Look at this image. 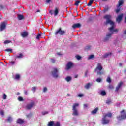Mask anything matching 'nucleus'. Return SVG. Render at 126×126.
<instances>
[{"instance_id":"nucleus-1","label":"nucleus","mask_w":126,"mask_h":126,"mask_svg":"<svg viewBox=\"0 0 126 126\" xmlns=\"http://www.w3.org/2000/svg\"><path fill=\"white\" fill-rule=\"evenodd\" d=\"M103 18L104 19H106L105 24H110V25H112L111 27L109 29V30H110L111 32L113 31V32H116V33H118L119 30L118 29H114V25H115V23L111 20V19H112V15H105L103 17Z\"/></svg>"},{"instance_id":"nucleus-2","label":"nucleus","mask_w":126,"mask_h":126,"mask_svg":"<svg viewBox=\"0 0 126 126\" xmlns=\"http://www.w3.org/2000/svg\"><path fill=\"white\" fill-rule=\"evenodd\" d=\"M103 70V66L101 63H98L97 64L96 68L94 69V71H97V75H103L104 74V71H102Z\"/></svg>"},{"instance_id":"nucleus-3","label":"nucleus","mask_w":126,"mask_h":126,"mask_svg":"<svg viewBox=\"0 0 126 126\" xmlns=\"http://www.w3.org/2000/svg\"><path fill=\"white\" fill-rule=\"evenodd\" d=\"M66 33V30H62V28L60 27L55 32V35L57 36V35H60V36H63V35H65Z\"/></svg>"},{"instance_id":"nucleus-4","label":"nucleus","mask_w":126,"mask_h":126,"mask_svg":"<svg viewBox=\"0 0 126 126\" xmlns=\"http://www.w3.org/2000/svg\"><path fill=\"white\" fill-rule=\"evenodd\" d=\"M121 115L117 116V119L119 121H121V120H125L126 118V113L125 110H122V111L120 112Z\"/></svg>"},{"instance_id":"nucleus-5","label":"nucleus","mask_w":126,"mask_h":126,"mask_svg":"<svg viewBox=\"0 0 126 126\" xmlns=\"http://www.w3.org/2000/svg\"><path fill=\"white\" fill-rule=\"evenodd\" d=\"M79 106V104L78 103H74L73 105V116H78V111H77V109H76V107H78Z\"/></svg>"},{"instance_id":"nucleus-6","label":"nucleus","mask_w":126,"mask_h":126,"mask_svg":"<svg viewBox=\"0 0 126 126\" xmlns=\"http://www.w3.org/2000/svg\"><path fill=\"white\" fill-rule=\"evenodd\" d=\"M51 73L55 78H58L59 77V70L57 68H53Z\"/></svg>"},{"instance_id":"nucleus-7","label":"nucleus","mask_w":126,"mask_h":126,"mask_svg":"<svg viewBox=\"0 0 126 126\" xmlns=\"http://www.w3.org/2000/svg\"><path fill=\"white\" fill-rule=\"evenodd\" d=\"M34 106L35 102L32 101L30 103L27 104V105L26 106V109H27V110H31V109H32V108H33V107H34Z\"/></svg>"},{"instance_id":"nucleus-8","label":"nucleus","mask_w":126,"mask_h":126,"mask_svg":"<svg viewBox=\"0 0 126 126\" xmlns=\"http://www.w3.org/2000/svg\"><path fill=\"white\" fill-rule=\"evenodd\" d=\"M110 123V120L107 119V117L103 116L102 119V125H108Z\"/></svg>"},{"instance_id":"nucleus-9","label":"nucleus","mask_w":126,"mask_h":126,"mask_svg":"<svg viewBox=\"0 0 126 126\" xmlns=\"http://www.w3.org/2000/svg\"><path fill=\"white\" fill-rule=\"evenodd\" d=\"M72 67H73V63L71 62H68L65 67L66 70H68Z\"/></svg>"},{"instance_id":"nucleus-10","label":"nucleus","mask_w":126,"mask_h":126,"mask_svg":"<svg viewBox=\"0 0 126 126\" xmlns=\"http://www.w3.org/2000/svg\"><path fill=\"white\" fill-rule=\"evenodd\" d=\"M6 28V22H2L0 24V31H3Z\"/></svg>"},{"instance_id":"nucleus-11","label":"nucleus","mask_w":126,"mask_h":126,"mask_svg":"<svg viewBox=\"0 0 126 126\" xmlns=\"http://www.w3.org/2000/svg\"><path fill=\"white\" fill-rule=\"evenodd\" d=\"M123 83L121 81L119 83H118L117 86L116 88L115 89V92H117V91H119L120 90V89L122 86H123Z\"/></svg>"},{"instance_id":"nucleus-12","label":"nucleus","mask_w":126,"mask_h":126,"mask_svg":"<svg viewBox=\"0 0 126 126\" xmlns=\"http://www.w3.org/2000/svg\"><path fill=\"white\" fill-rule=\"evenodd\" d=\"M123 16H124V14H121L119 15L118 17L116 18V21L120 23L123 20Z\"/></svg>"},{"instance_id":"nucleus-13","label":"nucleus","mask_w":126,"mask_h":126,"mask_svg":"<svg viewBox=\"0 0 126 126\" xmlns=\"http://www.w3.org/2000/svg\"><path fill=\"white\" fill-rule=\"evenodd\" d=\"M72 27L73 29H75V28H80L81 27V24H80V23L74 24L72 26Z\"/></svg>"},{"instance_id":"nucleus-14","label":"nucleus","mask_w":126,"mask_h":126,"mask_svg":"<svg viewBox=\"0 0 126 126\" xmlns=\"http://www.w3.org/2000/svg\"><path fill=\"white\" fill-rule=\"evenodd\" d=\"M112 35H113V33L108 34L106 37L104 39V41L107 42V41H108L109 39L112 37Z\"/></svg>"},{"instance_id":"nucleus-15","label":"nucleus","mask_w":126,"mask_h":126,"mask_svg":"<svg viewBox=\"0 0 126 126\" xmlns=\"http://www.w3.org/2000/svg\"><path fill=\"white\" fill-rule=\"evenodd\" d=\"M60 11V8L58 7H56L54 10V15L57 16L59 14V12Z\"/></svg>"},{"instance_id":"nucleus-16","label":"nucleus","mask_w":126,"mask_h":126,"mask_svg":"<svg viewBox=\"0 0 126 126\" xmlns=\"http://www.w3.org/2000/svg\"><path fill=\"white\" fill-rule=\"evenodd\" d=\"M112 56V53L109 52L108 53H106L103 56V58L104 59H106V58H108V57H111Z\"/></svg>"},{"instance_id":"nucleus-17","label":"nucleus","mask_w":126,"mask_h":126,"mask_svg":"<svg viewBox=\"0 0 126 126\" xmlns=\"http://www.w3.org/2000/svg\"><path fill=\"white\" fill-rule=\"evenodd\" d=\"M17 124H19L20 125H21L22 124H24V120L21 119H18L17 120Z\"/></svg>"},{"instance_id":"nucleus-18","label":"nucleus","mask_w":126,"mask_h":126,"mask_svg":"<svg viewBox=\"0 0 126 126\" xmlns=\"http://www.w3.org/2000/svg\"><path fill=\"white\" fill-rule=\"evenodd\" d=\"M17 18L19 20H23L24 19V16L21 14H18Z\"/></svg>"},{"instance_id":"nucleus-19","label":"nucleus","mask_w":126,"mask_h":126,"mask_svg":"<svg viewBox=\"0 0 126 126\" xmlns=\"http://www.w3.org/2000/svg\"><path fill=\"white\" fill-rule=\"evenodd\" d=\"M21 36L23 38H25V37H27V36H28V32H24L21 33Z\"/></svg>"},{"instance_id":"nucleus-20","label":"nucleus","mask_w":126,"mask_h":126,"mask_svg":"<svg viewBox=\"0 0 126 126\" xmlns=\"http://www.w3.org/2000/svg\"><path fill=\"white\" fill-rule=\"evenodd\" d=\"M99 110V108L98 107H96L95 109H94V110L92 111V114L93 115H95V114H97V112H98Z\"/></svg>"},{"instance_id":"nucleus-21","label":"nucleus","mask_w":126,"mask_h":126,"mask_svg":"<svg viewBox=\"0 0 126 126\" xmlns=\"http://www.w3.org/2000/svg\"><path fill=\"white\" fill-rule=\"evenodd\" d=\"M91 86V84L90 83H88L84 86V87L85 89H89Z\"/></svg>"},{"instance_id":"nucleus-22","label":"nucleus","mask_w":126,"mask_h":126,"mask_svg":"<svg viewBox=\"0 0 126 126\" xmlns=\"http://www.w3.org/2000/svg\"><path fill=\"white\" fill-rule=\"evenodd\" d=\"M113 116V114L110 113V112H109L108 113L105 114L104 117H105V118H107V117H108V118H112Z\"/></svg>"},{"instance_id":"nucleus-23","label":"nucleus","mask_w":126,"mask_h":126,"mask_svg":"<svg viewBox=\"0 0 126 126\" xmlns=\"http://www.w3.org/2000/svg\"><path fill=\"white\" fill-rule=\"evenodd\" d=\"M23 58V54L20 53L19 55L16 56V59H22Z\"/></svg>"},{"instance_id":"nucleus-24","label":"nucleus","mask_w":126,"mask_h":126,"mask_svg":"<svg viewBox=\"0 0 126 126\" xmlns=\"http://www.w3.org/2000/svg\"><path fill=\"white\" fill-rule=\"evenodd\" d=\"M54 125H55V122L50 121V122H48L47 126H55Z\"/></svg>"},{"instance_id":"nucleus-25","label":"nucleus","mask_w":126,"mask_h":126,"mask_svg":"<svg viewBox=\"0 0 126 126\" xmlns=\"http://www.w3.org/2000/svg\"><path fill=\"white\" fill-rule=\"evenodd\" d=\"M93 1H94V0H90L89 3L87 4L88 6H91V5L93 3Z\"/></svg>"},{"instance_id":"nucleus-26","label":"nucleus","mask_w":126,"mask_h":126,"mask_svg":"<svg viewBox=\"0 0 126 126\" xmlns=\"http://www.w3.org/2000/svg\"><path fill=\"white\" fill-rule=\"evenodd\" d=\"M7 122H8V123H11V122H12V118L10 116L8 117V119H7Z\"/></svg>"},{"instance_id":"nucleus-27","label":"nucleus","mask_w":126,"mask_h":126,"mask_svg":"<svg viewBox=\"0 0 126 126\" xmlns=\"http://www.w3.org/2000/svg\"><path fill=\"white\" fill-rule=\"evenodd\" d=\"M124 3V1L123 0H121L119 1V5H118V7L119 6H121V5H123Z\"/></svg>"},{"instance_id":"nucleus-28","label":"nucleus","mask_w":126,"mask_h":126,"mask_svg":"<svg viewBox=\"0 0 126 126\" xmlns=\"http://www.w3.org/2000/svg\"><path fill=\"white\" fill-rule=\"evenodd\" d=\"M107 82H108V83H111L112 82V79L110 77H108L106 79Z\"/></svg>"},{"instance_id":"nucleus-29","label":"nucleus","mask_w":126,"mask_h":126,"mask_svg":"<svg viewBox=\"0 0 126 126\" xmlns=\"http://www.w3.org/2000/svg\"><path fill=\"white\" fill-rule=\"evenodd\" d=\"M18 101H19L20 102H23V101H24V99H23V98L21 96H19L18 98Z\"/></svg>"},{"instance_id":"nucleus-30","label":"nucleus","mask_w":126,"mask_h":126,"mask_svg":"<svg viewBox=\"0 0 126 126\" xmlns=\"http://www.w3.org/2000/svg\"><path fill=\"white\" fill-rule=\"evenodd\" d=\"M66 80L67 82H69L71 80V77L68 76L66 78Z\"/></svg>"},{"instance_id":"nucleus-31","label":"nucleus","mask_w":126,"mask_h":126,"mask_svg":"<svg viewBox=\"0 0 126 126\" xmlns=\"http://www.w3.org/2000/svg\"><path fill=\"white\" fill-rule=\"evenodd\" d=\"M101 95H102V96H105L106 95V92L105 91H102L100 93Z\"/></svg>"},{"instance_id":"nucleus-32","label":"nucleus","mask_w":126,"mask_h":126,"mask_svg":"<svg viewBox=\"0 0 126 126\" xmlns=\"http://www.w3.org/2000/svg\"><path fill=\"white\" fill-rule=\"evenodd\" d=\"M106 103L107 105H110L112 103V100L111 99H108L106 100Z\"/></svg>"},{"instance_id":"nucleus-33","label":"nucleus","mask_w":126,"mask_h":126,"mask_svg":"<svg viewBox=\"0 0 126 126\" xmlns=\"http://www.w3.org/2000/svg\"><path fill=\"white\" fill-rule=\"evenodd\" d=\"M9 43H11V40H5L4 41V44H9Z\"/></svg>"},{"instance_id":"nucleus-34","label":"nucleus","mask_w":126,"mask_h":126,"mask_svg":"<svg viewBox=\"0 0 126 126\" xmlns=\"http://www.w3.org/2000/svg\"><path fill=\"white\" fill-rule=\"evenodd\" d=\"M79 3H80V0L76 1L74 5H76V6H78V5L79 4Z\"/></svg>"},{"instance_id":"nucleus-35","label":"nucleus","mask_w":126,"mask_h":126,"mask_svg":"<svg viewBox=\"0 0 126 126\" xmlns=\"http://www.w3.org/2000/svg\"><path fill=\"white\" fill-rule=\"evenodd\" d=\"M19 78H20V75L19 74H16L15 75V79H19Z\"/></svg>"},{"instance_id":"nucleus-36","label":"nucleus","mask_w":126,"mask_h":126,"mask_svg":"<svg viewBox=\"0 0 126 126\" xmlns=\"http://www.w3.org/2000/svg\"><path fill=\"white\" fill-rule=\"evenodd\" d=\"M94 55H91L89 56L88 57V60H91V59H93L94 58Z\"/></svg>"},{"instance_id":"nucleus-37","label":"nucleus","mask_w":126,"mask_h":126,"mask_svg":"<svg viewBox=\"0 0 126 126\" xmlns=\"http://www.w3.org/2000/svg\"><path fill=\"white\" fill-rule=\"evenodd\" d=\"M108 88H109V89H114V86L110 84L108 86Z\"/></svg>"},{"instance_id":"nucleus-38","label":"nucleus","mask_w":126,"mask_h":126,"mask_svg":"<svg viewBox=\"0 0 126 126\" xmlns=\"http://www.w3.org/2000/svg\"><path fill=\"white\" fill-rule=\"evenodd\" d=\"M5 52H10V53H11V52H12V49L9 48V49H5Z\"/></svg>"},{"instance_id":"nucleus-39","label":"nucleus","mask_w":126,"mask_h":126,"mask_svg":"<svg viewBox=\"0 0 126 126\" xmlns=\"http://www.w3.org/2000/svg\"><path fill=\"white\" fill-rule=\"evenodd\" d=\"M96 81L97 82H101V81H102V79H101V78H98L96 79Z\"/></svg>"},{"instance_id":"nucleus-40","label":"nucleus","mask_w":126,"mask_h":126,"mask_svg":"<svg viewBox=\"0 0 126 126\" xmlns=\"http://www.w3.org/2000/svg\"><path fill=\"white\" fill-rule=\"evenodd\" d=\"M77 60H81V57L79 55L76 56Z\"/></svg>"},{"instance_id":"nucleus-41","label":"nucleus","mask_w":126,"mask_h":126,"mask_svg":"<svg viewBox=\"0 0 126 126\" xmlns=\"http://www.w3.org/2000/svg\"><path fill=\"white\" fill-rule=\"evenodd\" d=\"M41 36V34L39 33L38 34H37V36H36V39L37 40H39L40 39V37Z\"/></svg>"},{"instance_id":"nucleus-42","label":"nucleus","mask_w":126,"mask_h":126,"mask_svg":"<svg viewBox=\"0 0 126 126\" xmlns=\"http://www.w3.org/2000/svg\"><path fill=\"white\" fill-rule=\"evenodd\" d=\"M0 115H1V116H4V112L3 111V110L0 111Z\"/></svg>"},{"instance_id":"nucleus-43","label":"nucleus","mask_w":126,"mask_h":126,"mask_svg":"<svg viewBox=\"0 0 126 126\" xmlns=\"http://www.w3.org/2000/svg\"><path fill=\"white\" fill-rule=\"evenodd\" d=\"M78 97L81 98V97H83V94H79L77 95Z\"/></svg>"},{"instance_id":"nucleus-44","label":"nucleus","mask_w":126,"mask_h":126,"mask_svg":"<svg viewBox=\"0 0 126 126\" xmlns=\"http://www.w3.org/2000/svg\"><path fill=\"white\" fill-rule=\"evenodd\" d=\"M55 126H61V123L59 122H56Z\"/></svg>"},{"instance_id":"nucleus-45","label":"nucleus","mask_w":126,"mask_h":126,"mask_svg":"<svg viewBox=\"0 0 126 126\" xmlns=\"http://www.w3.org/2000/svg\"><path fill=\"white\" fill-rule=\"evenodd\" d=\"M6 94H3V99L4 100H5V99H6Z\"/></svg>"},{"instance_id":"nucleus-46","label":"nucleus","mask_w":126,"mask_h":126,"mask_svg":"<svg viewBox=\"0 0 126 126\" xmlns=\"http://www.w3.org/2000/svg\"><path fill=\"white\" fill-rule=\"evenodd\" d=\"M47 90H48L47 87H44L43 89V92H47Z\"/></svg>"},{"instance_id":"nucleus-47","label":"nucleus","mask_w":126,"mask_h":126,"mask_svg":"<svg viewBox=\"0 0 126 126\" xmlns=\"http://www.w3.org/2000/svg\"><path fill=\"white\" fill-rule=\"evenodd\" d=\"M49 112L48 111H45L42 113V115L44 116V115H46V114H48Z\"/></svg>"},{"instance_id":"nucleus-48","label":"nucleus","mask_w":126,"mask_h":126,"mask_svg":"<svg viewBox=\"0 0 126 126\" xmlns=\"http://www.w3.org/2000/svg\"><path fill=\"white\" fill-rule=\"evenodd\" d=\"M9 63H11V64L13 65V64H14L15 62H14V61H10Z\"/></svg>"},{"instance_id":"nucleus-49","label":"nucleus","mask_w":126,"mask_h":126,"mask_svg":"<svg viewBox=\"0 0 126 126\" xmlns=\"http://www.w3.org/2000/svg\"><path fill=\"white\" fill-rule=\"evenodd\" d=\"M120 9H117L116 10V13H119V12H120Z\"/></svg>"},{"instance_id":"nucleus-50","label":"nucleus","mask_w":126,"mask_h":126,"mask_svg":"<svg viewBox=\"0 0 126 126\" xmlns=\"http://www.w3.org/2000/svg\"><path fill=\"white\" fill-rule=\"evenodd\" d=\"M32 91H33V92H35V91H36V87H33L32 88Z\"/></svg>"},{"instance_id":"nucleus-51","label":"nucleus","mask_w":126,"mask_h":126,"mask_svg":"<svg viewBox=\"0 0 126 126\" xmlns=\"http://www.w3.org/2000/svg\"><path fill=\"white\" fill-rule=\"evenodd\" d=\"M0 8L1 9H3V8H4V6L2 5H0Z\"/></svg>"},{"instance_id":"nucleus-52","label":"nucleus","mask_w":126,"mask_h":126,"mask_svg":"<svg viewBox=\"0 0 126 126\" xmlns=\"http://www.w3.org/2000/svg\"><path fill=\"white\" fill-rule=\"evenodd\" d=\"M53 10H51L50 11H49V13H50V14H51V15H53V14H54V13H53Z\"/></svg>"},{"instance_id":"nucleus-53","label":"nucleus","mask_w":126,"mask_h":126,"mask_svg":"<svg viewBox=\"0 0 126 126\" xmlns=\"http://www.w3.org/2000/svg\"><path fill=\"white\" fill-rule=\"evenodd\" d=\"M88 107V105L87 104H84V108H87Z\"/></svg>"},{"instance_id":"nucleus-54","label":"nucleus","mask_w":126,"mask_h":126,"mask_svg":"<svg viewBox=\"0 0 126 126\" xmlns=\"http://www.w3.org/2000/svg\"><path fill=\"white\" fill-rule=\"evenodd\" d=\"M55 59H51V62L53 63H55Z\"/></svg>"},{"instance_id":"nucleus-55","label":"nucleus","mask_w":126,"mask_h":126,"mask_svg":"<svg viewBox=\"0 0 126 126\" xmlns=\"http://www.w3.org/2000/svg\"><path fill=\"white\" fill-rule=\"evenodd\" d=\"M52 0H46V2L47 3H50V2Z\"/></svg>"},{"instance_id":"nucleus-56","label":"nucleus","mask_w":126,"mask_h":126,"mask_svg":"<svg viewBox=\"0 0 126 126\" xmlns=\"http://www.w3.org/2000/svg\"><path fill=\"white\" fill-rule=\"evenodd\" d=\"M87 73H88V70H87V71L85 72V76H86V75H87Z\"/></svg>"},{"instance_id":"nucleus-57","label":"nucleus","mask_w":126,"mask_h":126,"mask_svg":"<svg viewBox=\"0 0 126 126\" xmlns=\"http://www.w3.org/2000/svg\"><path fill=\"white\" fill-rule=\"evenodd\" d=\"M119 66H120V67H122V66H123V63H119Z\"/></svg>"},{"instance_id":"nucleus-58","label":"nucleus","mask_w":126,"mask_h":126,"mask_svg":"<svg viewBox=\"0 0 126 126\" xmlns=\"http://www.w3.org/2000/svg\"><path fill=\"white\" fill-rule=\"evenodd\" d=\"M77 77H78V75H75L74 76V78H77Z\"/></svg>"},{"instance_id":"nucleus-59","label":"nucleus","mask_w":126,"mask_h":126,"mask_svg":"<svg viewBox=\"0 0 126 126\" xmlns=\"http://www.w3.org/2000/svg\"><path fill=\"white\" fill-rule=\"evenodd\" d=\"M24 93H25V94H26V95H27V91H24Z\"/></svg>"},{"instance_id":"nucleus-60","label":"nucleus","mask_w":126,"mask_h":126,"mask_svg":"<svg viewBox=\"0 0 126 126\" xmlns=\"http://www.w3.org/2000/svg\"><path fill=\"white\" fill-rule=\"evenodd\" d=\"M36 12H41V11L40 10H37Z\"/></svg>"},{"instance_id":"nucleus-61","label":"nucleus","mask_w":126,"mask_h":126,"mask_svg":"<svg viewBox=\"0 0 126 126\" xmlns=\"http://www.w3.org/2000/svg\"><path fill=\"white\" fill-rule=\"evenodd\" d=\"M124 34H125V35H126V30H125V31H124Z\"/></svg>"},{"instance_id":"nucleus-62","label":"nucleus","mask_w":126,"mask_h":126,"mask_svg":"<svg viewBox=\"0 0 126 126\" xmlns=\"http://www.w3.org/2000/svg\"><path fill=\"white\" fill-rule=\"evenodd\" d=\"M102 1H107L108 0H101Z\"/></svg>"},{"instance_id":"nucleus-63","label":"nucleus","mask_w":126,"mask_h":126,"mask_svg":"<svg viewBox=\"0 0 126 126\" xmlns=\"http://www.w3.org/2000/svg\"><path fill=\"white\" fill-rule=\"evenodd\" d=\"M67 96H70V94H67Z\"/></svg>"},{"instance_id":"nucleus-64","label":"nucleus","mask_w":126,"mask_h":126,"mask_svg":"<svg viewBox=\"0 0 126 126\" xmlns=\"http://www.w3.org/2000/svg\"><path fill=\"white\" fill-rule=\"evenodd\" d=\"M124 73H126V69H125V70H124Z\"/></svg>"}]
</instances>
